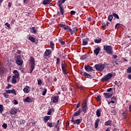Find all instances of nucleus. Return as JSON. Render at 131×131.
Instances as JSON below:
<instances>
[{"mask_svg":"<svg viewBox=\"0 0 131 131\" xmlns=\"http://www.w3.org/2000/svg\"><path fill=\"white\" fill-rule=\"evenodd\" d=\"M96 115L97 117H100V116H101V109H98L97 110Z\"/></svg>","mask_w":131,"mask_h":131,"instance_id":"nucleus-26","label":"nucleus"},{"mask_svg":"<svg viewBox=\"0 0 131 131\" xmlns=\"http://www.w3.org/2000/svg\"><path fill=\"white\" fill-rule=\"evenodd\" d=\"M13 103H14V104H15V105H17V104H18V101H17V100H14V101H13Z\"/></svg>","mask_w":131,"mask_h":131,"instance_id":"nucleus-58","label":"nucleus"},{"mask_svg":"<svg viewBox=\"0 0 131 131\" xmlns=\"http://www.w3.org/2000/svg\"><path fill=\"white\" fill-rule=\"evenodd\" d=\"M16 78H17V77H15V76H12V83H16V82H17V80Z\"/></svg>","mask_w":131,"mask_h":131,"instance_id":"nucleus-27","label":"nucleus"},{"mask_svg":"<svg viewBox=\"0 0 131 131\" xmlns=\"http://www.w3.org/2000/svg\"><path fill=\"white\" fill-rule=\"evenodd\" d=\"M51 53H52V51L50 50H46L45 52V57H48V56L51 54Z\"/></svg>","mask_w":131,"mask_h":131,"instance_id":"nucleus-16","label":"nucleus"},{"mask_svg":"<svg viewBox=\"0 0 131 131\" xmlns=\"http://www.w3.org/2000/svg\"><path fill=\"white\" fill-rule=\"evenodd\" d=\"M97 101H98V102H100V101H101V96H97Z\"/></svg>","mask_w":131,"mask_h":131,"instance_id":"nucleus-47","label":"nucleus"},{"mask_svg":"<svg viewBox=\"0 0 131 131\" xmlns=\"http://www.w3.org/2000/svg\"><path fill=\"white\" fill-rule=\"evenodd\" d=\"M30 64H31L30 73H32V71H33L34 69V67H35V61H34V58H33V57H30Z\"/></svg>","mask_w":131,"mask_h":131,"instance_id":"nucleus-4","label":"nucleus"},{"mask_svg":"<svg viewBox=\"0 0 131 131\" xmlns=\"http://www.w3.org/2000/svg\"><path fill=\"white\" fill-rule=\"evenodd\" d=\"M59 96H55L54 97H53V103H57V102H58V101L59 100Z\"/></svg>","mask_w":131,"mask_h":131,"instance_id":"nucleus-23","label":"nucleus"},{"mask_svg":"<svg viewBox=\"0 0 131 131\" xmlns=\"http://www.w3.org/2000/svg\"><path fill=\"white\" fill-rule=\"evenodd\" d=\"M86 55H82V56L81 57V60H83V59H86Z\"/></svg>","mask_w":131,"mask_h":131,"instance_id":"nucleus-46","label":"nucleus"},{"mask_svg":"<svg viewBox=\"0 0 131 131\" xmlns=\"http://www.w3.org/2000/svg\"><path fill=\"white\" fill-rule=\"evenodd\" d=\"M95 42H96V43H100V42H101V41H102V40L101 39H95L94 40Z\"/></svg>","mask_w":131,"mask_h":131,"instance_id":"nucleus-35","label":"nucleus"},{"mask_svg":"<svg viewBox=\"0 0 131 131\" xmlns=\"http://www.w3.org/2000/svg\"><path fill=\"white\" fill-rule=\"evenodd\" d=\"M80 113H81L80 109H79L78 111L74 113V114L73 115V117L74 118V117H76V116H79V115H80Z\"/></svg>","mask_w":131,"mask_h":131,"instance_id":"nucleus-17","label":"nucleus"},{"mask_svg":"<svg viewBox=\"0 0 131 131\" xmlns=\"http://www.w3.org/2000/svg\"><path fill=\"white\" fill-rule=\"evenodd\" d=\"M2 127H3L4 129H7V127H8V125L4 123L2 125Z\"/></svg>","mask_w":131,"mask_h":131,"instance_id":"nucleus-36","label":"nucleus"},{"mask_svg":"<svg viewBox=\"0 0 131 131\" xmlns=\"http://www.w3.org/2000/svg\"><path fill=\"white\" fill-rule=\"evenodd\" d=\"M127 73H131V68H128V69H127Z\"/></svg>","mask_w":131,"mask_h":131,"instance_id":"nucleus-49","label":"nucleus"},{"mask_svg":"<svg viewBox=\"0 0 131 131\" xmlns=\"http://www.w3.org/2000/svg\"><path fill=\"white\" fill-rule=\"evenodd\" d=\"M113 57L114 59H116V58H117V55H113Z\"/></svg>","mask_w":131,"mask_h":131,"instance_id":"nucleus-63","label":"nucleus"},{"mask_svg":"<svg viewBox=\"0 0 131 131\" xmlns=\"http://www.w3.org/2000/svg\"><path fill=\"white\" fill-rule=\"evenodd\" d=\"M71 14L72 15H75V14L76 13V12L74 11H71L70 12Z\"/></svg>","mask_w":131,"mask_h":131,"instance_id":"nucleus-54","label":"nucleus"},{"mask_svg":"<svg viewBox=\"0 0 131 131\" xmlns=\"http://www.w3.org/2000/svg\"><path fill=\"white\" fill-rule=\"evenodd\" d=\"M67 67V66H66V64L63 63V61H62L61 62V69H62V70L63 74L64 75H67V74L68 73L66 71V68Z\"/></svg>","mask_w":131,"mask_h":131,"instance_id":"nucleus-7","label":"nucleus"},{"mask_svg":"<svg viewBox=\"0 0 131 131\" xmlns=\"http://www.w3.org/2000/svg\"><path fill=\"white\" fill-rule=\"evenodd\" d=\"M50 46L52 48V49H53V48H54V46H55V44H54V43L53 42V41H51L50 42Z\"/></svg>","mask_w":131,"mask_h":131,"instance_id":"nucleus-44","label":"nucleus"},{"mask_svg":"<svg viewBox=\"0 0 131 131\" xmlns=\"http://www.w3.org/2000/svg\"><path fill=\"white\" fill-rule=\"evenodd\" d=\"M29 0H24V4H28Z\"/></svg>","mask_w":131,"mask_h":131,"instance_id":"nucleus-59","label":"nucleus"},{"mask_svg":"<svg viewBox=\"0 0 131 131\" xmlns=\"http://www.w3.org/2000/svg\"><path fill=\"white\" fill-rule=\"evenodd\" d=\"M103 50H104L107 54H110V55L113 54V50L111 46L104 45L103 46Z\"/></svg>","mask_w":131,"mask_h":131,"instance_id":"nucleus-2","label":"nucleus"},{"mask_svg":"<svg viewBox=\"0 0 131 131\" xmlns=\"http://www.w3.org/2000/svg\"><path fill=\"white\" fill-rule=\"evenodd\" d=\"M25 102H27V103H31V102H32V99H30L29 97H27L25 100Z\"/></svg>","mask_w":131,"mask_h":131,"instance_id":"nucleus-24","label":"nucleus"},{"mask_svg":"<svg viewBox=\"0 0 131 131\" xmlns=\"http://www.w3.org/2000/svg\"><path fill=\"white\" fill-rule=\"evenodd\" d=\"M71 122H73V124H77L78 125L81 123V119H77L74 120V118L73 117L71 120Z\"/></svg>","mask_w":131,"mask_h":131,"instance_id":"nucleus-8","label":"nucleus"},{"mask_svg":"<svg viewBox=\"0 0 131 131\" xmlns=\"http://www.w3.org/2000/svg\"><path fill=\"white\" fill-rule=\"evenodd\" d=\"M112 103V104H114V103H115V101H113V100H111L110 101L108 102V104H110V103Z\"/></svg>","mask_w":131,"mask_h":131,"instance_id":"nucleus-57","label":"nucleus"},{"mask_svg":"<svg viewBox=\"0 0 131 131\" xmlns=\"http://www.w3.org/2000/svg\"><path fill=\"white\" fill-rule=\"evenodd\" d=\"M81 108H86V102H84L82 103Z\"/></svg>","mask_w":131,"mask_h":131,"instance_id":"nucleus-37","label":"nucleus"},{"mask_svg":"<svg viewBox=\"0 0 131 131\" xmlns=\"http://www.w3.org/2000/svg\"><path fill=\"white\" fill-rule=\"evenodd\" d=\"M99 122H100V119L98 118L96 119L95 123V128H97L99 125Z\"/></svg>","mask_w":131,"mask_h":131,"instance_id":"nucleus-19","label":"nucleus"},{"mask_svg":"<svg viewBox=\"0 0 131 131\" xmlns=\"http://www.w3.org/2000/svg\"><path fill=\"white\" fill-rule=\"evenodd\" d=\"M120 26V24H117L115 26L116 29H118Z\"/></svg>","mask_w":131,"mask_h":131,"instance_id":"nucleus-45","label":"nucleus"},{"mask_svg":"<svg viewBox=\"0 0 131 131\" xmlns=\"http://www.w3.org/2000/svg\"><path fill=\"white\" fill-rule=\"evenodd\" d=\"M31 29L32 30L33 33H36V30L34 27H33L32 28H31Z\"/></svg>","mask_w":131,"mask_h":131,"instance_id":"nucleus-40","label":"nucleus"},{"mask_svg":"<svg viewBox=\"0 0 131 131\" xmlns=\"http://www.w3.org/2000/svg\"><path fill=\"white\" fill-rule=\"evenodd\" d=\"M85 70L86 71L91 72L93 71V68L89 65L84 66Z\"/></svg>","mask_w":131,"mask_h":131,"instance_id":"nucleus-10","label":"nucleus"},{"mask_svg":"<svg viewBox=\"0 0 131 131\" xmlns=\"http://www.w3.org/2000/svg\"><path fill=\"white\" fill-rule=\"evenodd\" d=\"M83 76H84V77H86L87 78H90L91 79L93 78V77L91 76V75L88 73H84Z\"/></svg>","mask_w":131,"mask_h":131,"instance_id":"nucleus-25","label":"nucleus"},{"mask_svg":"<svg viewBox=\"0 0 131 131\" xmlns=\"http://www.w3.org/2000/svg\"><path fill=\"white\" fill-rule=\"evenodd\" d=\"M46 94H47V89H45V90L42 93V96H46Z\"/></svg>","mask_w":131,"mask_h":131,"instance_id":"nucleus-48","label":"nucleus"},{"mask_svg":"<svg viewBox=\"0 0 131 131\" xmlns=\"http://www.w3.org/2000/svg\"><path fill=\"white\" fill-rule=\"evenodd\" d=\"M8 93H7V91H6V92H5L3 94L4 97H5V98H9V95H8Z\"/></svg>","mask_w":131,"mask_h":131,"instance_id":"nucleus-34","label":"nucleus"},{"mask_svg":"<svg viewBox=\"0 0 131 131\" xmlns=\"http://www.w3.org/2000/svg\"><path fill=\"white\" fill-rule=\"evenodd\" d=\"M24 92L25 94H28V93H29V86H26V88L24 89Z\"/></svg>","mask_w":131,"mask_h":131,"instance_id":"nucleus-18","label":"nucleus"},{"mask_svg":"<svg viewBox=\"0 0 131 131\" xmlns=\"http://www.w3.org/2000/svg\"><path fill=\"white\" fill-rule=\"evenodd\" d=\"M8 7H9V8H11V7H12V3L9 2L8 3Z\"/></svg>","mask_w":131,"mask_h":131,"instance_id":"nucleus-62","label":"nucleus"},{"mask_svg":"<svg viewBox=\"0 0 131 131\" xmlns=\"http://www.w3.org/2000/svg\"><path fill=\"white\" fill-rule=\"evenodd\" d=\"M106 91H107V92L110 93V92H111V91H112V88H110V89H107Z\"/></svg>","mask_w":131,"mask_h":131,"instance_id":"nucleus-60","label":"nucleus"},{"mask_svg":"<svg viewBox=\"0 0 131 131\" xmlns=\"http://www.w3.org/2000/svg\"><path fill=\"white\" fill-rule=\"evenodd\" d=\"M82 108L83 112H84V113H85V112H86V107H82Z\"/></svg>","mask_w":131,"mask_h":131,"instance_id":"nucleus-50","label":"nucleus"},{"mask_svg":"<svg viewBox=\"0 0 131 131\" xmlns=\"http://www.w3.org/2000/svg\"><path fill=\"white\" fill-rule=\"evenodd\" d=\"M37 81H38V84L39 85H41V83H42V82L41 81V79H38Z\"/></svg>","mask_w":131,"mask_h":131,"instance_id":"nucleus-38","label":"nucleus"},{"mask_svg":"<svg viewBox=\"0 0 131 131\" xmlns=\"http://www.w3.org/2000/svg\"><path fill=\"white\" fill-rule=\"evenodd\" d=\"M59 27H62V28H63L64 29L65 27H66V26L65 25H63L62 24H60L59 25Z\"/></svg>","mask_w":131,"mask_h":131,"instance_id":"nucleus-43","label":"nucleus"},{"mask_svg":"<svg viewBox=\"0 0 131 131\" xmlns=\"http://www.w3.org/2000/svg\"><path fill=\"white\" fill-rule=\"evenodd\" d=\"M50 119H51V116H45V117H44V122L45 123L48 122V121H49V120H50Z\"/></svg>","mask_w":131,"mask_h":131,"instance_id":"nucleus-21","label":"nucleus"},{"mask_svg":"<svg viewBox=\"0 0 131 131\" xmlns=\"http://www.w3.org/2000/svg\"><path fill=\"white\" fill-rule=\"evenodd\" d=\"M103 95L104 96L105 98L106 99H109L113 96V94L108 93H104Z\"/></svg>","mask_w":131,"mask_h":131,"instance_id":"nucleus-9","label":"nucleus"},{"mask_svg":"<svg viewBox=\"0 0 131 131\" xmlns=\"http://www.w3.org/2000/svg\"><path fill=\"white\" fill-rule=\"evenodd\" d=\"M128 78L129 79H131V75L130 74H129L128 75Z\"/></svg>","mask_w":131,"mask_h":131,"instance_id":"nucleus-64","label":"nucleus"},{"mask_svg":"<svg viewBox=\"0 0 131 131\" xmlns=\"http://www.w3.org/2000/svg\"><path fill=\"white\" fill-rule=\"evenodd\" d=\"M11 88H12V85L10 84H8V86H6V89H11Z\"/></svg>","mask_w":131,"mask_h":131,"instance_id":"nucleus-52","label":"nucleus"},{"mask_svg":"<svg viewBox=\"0 0 131 131\" xmlns=\"http://www.w3.org/2000/svg\"><path fill=\"white\" fill-rule=\"evenodd\" d=\"M3 111H4V105L0 104V112H3Z\"/></svg>","mask_w":131,"mask_h":131,"instance_id":"nucleus-39","label":"nucleus"},{"mask_svg":"<svg viewBox=\"0 0 131 131\" xmlns=\"http://www.w3.org/2000/svg\"><path fill=\"white\" fill-rule=\"evenodd\" d=\"M100 51H101V49H100V47L96 48L94 51V54H95L96 56H98V55H99V53H100Z\"/></svg>","mask_w":131,"mask_h":131,"instance_id":"nucleus-11","label":"nucleus"},{"mask_svg":"<svg viewBox=\"0 0 131 131\" xmlns=\"http://www.w3.org/2000/svg\"><path fill=\"white\" fill-rule=\"evenodd\" d=\"M112 76H113V74L108 73L107 75H105L102 78H101V81H102V82H104V81H107V80L110 79Z\"/></svg>","mask_w":131,"mask_h":131,"instance_id":"nucleus-5","label":"nucleus"},{"mask_svg":"<svg viewBox=\"0 0 131 131\" xmlns=\"http://www.w3.org/2000/svg\"><path fill=\"white\" fill-rule=\"evenodd\" d=\"M58 40L59 42H60L61 45H62V46H64V45H65V42H64L63 40H62V38H59Z\"/></svg>","mask_w":131,"mask_h":131,"instance_id":"nucleus-30","label":"nucleus"},{"mask_svg":"<svg viewBox=\"0 0 131 131\" xmlns=\"http://www.w3.org/2000/svg\"><path fill=\"white\" fill-rule=\"evenodd\" d=\"M10 114H12V115L16 114H17V110L15 108H13L10 111Z\"/></svg>","mask_w":131,"mask_h":131,"instance_id":"nucleus-14","label":"nucleus"},{"mask_svg":"<svg viewBox=\"0 0 131 131\" xmlns=\"http://www.w3.org/2000/svg\"><path fill=\"white\" fill-rule=\"evenodd\" d=\"M20 123V124H24L25 123V120H21Z\"/></svg>","mask_w":131,"mask_h":131,"instance_id":"nucleus-51","label":"nucleus"},{"mask_svg":"<svg viewBox=\"0 0 131 131\" xmlns=\"http://www.w3.org/2000/svg\"><path fill=\"white\" fill-rule=\"evenodd\" d=\"M66 1L67 0H59L58 2V7H59V10L61 15H64V6H63L62 4H64Z\"/></svg>","mask_w":131,"mask_h":131,"instance_id":"nucleus-1","label":"nucleus"},{"mask_svg":"<svg viewBox=\"0 0 131 131\" xmlns=\"http://www.w3.org/2000/svg\"><path fill=\"white\" fill-rule=\"evenodd\" d=\"M58 125H58V124H57L56 125H55V128H57V127H58L57 131H59V130H60V128H59V127H58Z\"/></svg>","mask_w":131,"mask_h":131,"instance_id":"nucleus-53","label":"nucleus"},{"mask_svg":"<svg viewBox=\"0 0 131 131\" xmlns=\"http://www.w3.org/2000/svg\"><path fill=\"white\" fill-rule=\"evenodd\" d=\"M113 16H114V17H115V18H116L117 19H119V16L116 13H113Z\"/></svg>","mask_w":131,"mask_h":131,"instance_id":"nucleus-41","label":"nucleus"},{"mask_svg":"<svg viewBox=\"0 0 131 131\" xmlns=\"http://www.w3.org/2000/svg\"><path fill=\"white\" fill-rule=\"evenodd\" d=\"M80 107V103H78L76 106V108H79Z\"/></svg>","mask_w":131,"mask_h":131,"instance_id":"nucleus-61","label":"nucleus"},{"mask_svg":"<svg viewBox=\"0 0 131 131\" xmlns=\"http://www.w3.org/2000/svg\"><path fill=\"white\" fill-rule=\"evenodd\" d=\"M72 30V34H73V33H76V31H77V28L74 27Z\"/></svg>","mask_w":131,"mask_h":131,"instance_id":"nucleus-31","label":"nucleus"},{"mask_svg":"<svg viewBox=\"0 0 131 131\" xmlns=\"http://www.w3.org/2000/svg\"><path fill=\"white\" fill-rule=\"evenodd\" d=\"M89 42V38H86L83 40V46H86Z\"/></svg>","mask_w":131,"mask_h":131,"instance_id":"nucleus-15","label":"nucleus"},{"mask_svg":"<svg viewBox=\"0 0 131 131\" xmlns=\"http://www.w3.org/2000/svg\"><path fill=\"white\" fill-rule=\"evenodd\" d=\"M50 3H51L50 0H44L43 1V5H48V4H50Z\"/></svg>","mask_w":131,"mask_h":131,"instance_id":"nucleus-29","label":"nucleus"},{"mask_svg":"<svg viewBox=\"0 0 131 131\" xmlns=\"http://www.w3.org/2000/svg\"><path fill=\"white\" fill-rule=\"evenodd\" d=\"M5 26H7V27H8V28H10V24L8 23H6L5 24Z\"/></svg>","mask_w":131,"mask_h":131,"instance_id":"nucleus-55","label":"nucleus"},{"mask_svg":"<svg viewBox=\"0 0 131 131\" xmlns=\"http://www.w3.org/2000/svg\"><path fill=\"white\" fill-rule=\"evenodd\" d=\"M105 125H110V126H111V125H112V121L111 120H108L106 122H105L104 123Z\"/></svg>","mask_w":131,"mask_h":131,"instance_id":"nucleus-22","label":"nucleus"},{"mask_svg":"<svg viewBox=\"0 0 131 131\" xmlns=\"http://www.w3.org/2000/svg\"><path fill=\"white\" fill-rule=\"evenodd\" d=\"M53 110H54L53 108L49 110L47 113L48 115H51V113H52V111H53Z\"/></svg>","mask_w":131,"mask_h":131,"instance_id":"nucleus-42","label":"nucleus"},{"mask_svg":"<svg viewBox=\"0 0 131 131\" xmlns=\"http://www.w3.org/2000/svg\"><path fill=\"white\" fill-rule=\"evenodd\" d=\"M64 30H67V31L71 32V34L72 35V29H71L69 26H66V27H64Z\"/></svg>","mask_w":131,"mask_h":131,"instance_id":"nucleus-12","label":"nucleus"},{"mask_svg":"<svg viewBox=\"0 0 131 131\" xmlns=\"http://www.w3.org/2000/svg\"><path fill=\"white\" fill-rule=\"evenodd\" d=\"M16 63L17 65H19V66H22V65H23V60H22V58H21L20 56H17Z\"/></svg>","mask_w":131,"mask_h":131,"instance_id":"nucleus-6","label":"nucleus"},{"mask_svg":"<svg viewBox=\"0 0 131 131\" xmlns=\"http://www.w3.org/2000/svg\"><path fill=\"white\" fill-rule=\"evenodd\" d=\"M56 60H57L56 64H59L60 63V58H57Z\"/></svg>","mask_w":131,"mask_h":131,"instance_id":"nucleus-56","label":"nucleus"},{"mask_svg":"<svg viewBox=\"0 0 131 131\" xmlns=\"http://www.w3.org/2000/svg\"><path fill=\"white\" fill-rule=\"evenodd\" d=\"M112 19H113V15H109L108 17V21H110V22H111V21H112Z\"/></svg>","mask_w":131,"mask_h":131,"instance_id":"nucleus-32","label":"nucleus"},{"mask_svg":"<svg viewBox=\"0 0 131 131\" xmlns=\"http://www.w3.org/2000/svg\"><path fill=\"white\" fill-rule=\"evenodd\" d=\"M28 39L32 41V42H35V38L33 37H29Z\"/></svg>","mask_w":131,"mask_h":131,"instance_id":"nucleus-28","label":"nucleus"},{"mask_svg":"<svg viewBox=\"0 0 131 131\" xmlns=\"http://www.w3.org/2000/svg\"><path fill=\"white\" fill-rule=\"evenodd\" d=\"M47 126H49V127H53V123L52 122H48L47 123Z\"/></svg>","mask_w":131,"mask_h":131,"instance_id":"nucleus-33","label":"nucleus"},{"mask_svg":"<svg viewBox=\"0 0 131 131\" xmlns=\"http://www.w3.org/2000/svg\"><path fill=\"white\" fill-rule=\"evenodd\" d=\"M13 73L15 74L14 76L16 77V78H18V77H19V72L17 70L13 71Z\"/></svg>","mask_w":131,"mask_h":131,"instance_id":"nucleus-20","label":"nucleus"},{"mask_svg":"<svg viewBox=\"0 0 131 131\" xmlns=\"http://www.w3.org/2000/svg\"><path fill=\"white\" fill-rule=\"evenodd\" d=\"M95 68H96L97 71L102 72L105 69V64L101 63L96 64L95 66Z\"/></svg>","mask_w":131,"mask_h":131,"instance_id":"nucleus-3","label":"nucleus"},{"mask_svg":"<svg viewBox=\"0 0 131 131\" xmlns=\"http://www.w3.org/2000/svg\"><path fill=\"white\" fill-rule=\"evenodd\" d=\"M6 91L8 94H13L15 96H16V95H17V94L16 93V91L14 89L12 90H6Z\"/></svg>","mask_w":131,"mask_h":131,"instance_id":"nucleus-13","label":"nucleus"}]
</instances>
